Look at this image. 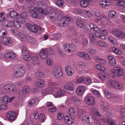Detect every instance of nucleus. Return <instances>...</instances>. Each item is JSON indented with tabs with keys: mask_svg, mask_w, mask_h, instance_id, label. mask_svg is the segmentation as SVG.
<instances>
[{
	"mask_svg": "<svg viewBox=\"0 0 125 125\" xmlns=\"http://www.w3.org/2000/svg\"><path fill=\"white\" fill-rule=\"evenodd\" d=\"M69 114L70 115V117L66 116L64 119L65 122L68 125L72 124L73 122V121L75 120L76 118V114L74 109L73 108H70L69 110Z\"/></svg>",
	"mask_w": 125,
	"mask_h": 125,
	"instance_id": "nucleus-1",
	"label": "nucleus"
},
{
	"mask_svg": "<svg viewBox=\"0 0 125 125\" xmlns=\"http://www.w3.org/2000/svg\"><path fill=\"white\" fill-rule=\"evenodd\" d=\"M54 53L53 51L51 49H42L39 53V56L42 59H45L48 56V53L52 54Z\"/></svg>",
	"mask_w": 125,
	"mask_h": 125,
	"instance_id": "nucleus-2",
	"label": "nucleus"
},
{
	"mask_svg": "<svg viewBox=\"0 0 125 125\" xmlns=\"http://www.w3.org/2000/svg\"><path fill=\"white\" fill-rule=\"evenodd\" d=\"M18 70V71H15L13 73L14 77L17 78L21 77L25 73L24 68L23 66L20 67Z\"/></svg>",
	"mask_w": 125,
	"mask_h": 125,
	"instance_id": "nucleus-3",
	"label": "nucleus"
},
{
	"mask_svg": "<svg viewBox=\"0 0 125 125\" xmlns=\"http://www.w3.org/2000/svg\"><path fill=\"white\" fill-rule=\"evenodd\" d=\"M84 101L86 104L90 106H94L96 104L94 98L89 94L86 95Z\"/></svg>",
	"mask_w": 125,
	"mask_h": 125,
	"instance_id": "nucleus-4",
	"label": "nucleus"
},
{
	"mask_svg": "<svg viewBox=\"0 0 125 125\" xmlns=\"http://www.w3.org/2000/svg\"><path fill=\"white\" fill-rule=\"evenodd\" d=\"M109 84L116 89L122 90L124 87V86L121 83L117 81H111L109 83Z\"/></svg>",
	"mask_w": 125,
	"mask_h": 125,
	"instance_id": "nucleus-5",
	"label": "nucleus"
},
{
	"mask_svg": "<svg viewBox=\"0 0 125 125\" xmlns=\"http://www.w3.org/2000/svg\"><path fill=\"white\" fill-rule=\"evenodd\" d=\"M112 32L113 34L116 37L121 39L125 38V33L121 31L115 29L113 30Z\"/></svg>",
	"mask_w": 125,
	"mask_h": 125,
	"instance_id": "nucleus-6",
	"label": "nucleus"
},
{
	"mask_svg": "<svg viewBox=\"0 0 125 125\" xmlns=\"http://www.w3.org/2000/svg\"><path fill=\"white\" fill-rule=\"evenodd\" d=\"M30 90V87L28 86H24L22 90L19 92L18 97L21 100L24 97V94L28 93Z\"/></svg>",
	"mask_w": 125,
	"mask_h": 125,
	"instance_id": "nucleus-7",
	"label": "nucleus"
},
{
	"mask_svg": "<svg viewBox=\"0 0 125 125\" xmlns=\"http://www.w3.org/2000/svg\"><path fill=\"white\" fill-rule=\"evenodd\" d=\"M104 93L106 97L110 99H114L117 98L119 96L118 94L111 93L107 89H104Z\"/></svg>",
	"mask_w": 125,
	"mask_h": 125,
	"instance_id": "nucleus-8",
	"label": "nucleus"
},
{
	"mask_svg": "<svg viewBox=\"0 0 125 125\" xmlns=\"http://www.w3.org/2000/svg\"><path fill=\"white\" fill-rule=\"evenodd\" d=\"M52 73L54 77L56 78L61 77L62 74L61 69L57 67H55L53 68Z\"/></svg>",
	"mask_w": 125,
	"mask_h": 125,
	"instance_id": "nucleus-9",
	"label": "nucleus"
},
{
	"mask_svg": "<svg viewBox=\"0 0 125 125\" xmlns=\"http://www.w3.org/2000/svg\"><path fill=\"white\" fill-rule=\"evenodd\" d=\"M29 9L30 15L34 18H37L38 17V14L36 12V10H37V8L32 6H30Z\"/></svg>",
	"mask_w": 125,
	"mask_h": 125,
	"instance_id": "nucleus-10",
	"label": "nucleus"
},
{
	"mask_svg": "<svg viewBox=\"0 0 125 125\" xmlns=\"http://www.w3.org/2000/svg\"><path fill=\"white\" fill-rule=\"evenodd\" d=\"M6 116V117L9 121H11L15 119L16 114L14 112L10 111L7 113Z\"/></svg>",
	"mask_w": 125,
	"mask_h": 125,
	"instance_id": "nucleus-11",
	"label": "nucleus"
},
{
	"mask_svg": "<svg viewBox=\"0 0 125 125\" xmlns=\"http://www.w3.org/2000/svg\"><path fill=\"white\" fill-rule=\"evenodd\" d=\"M99 79L102 81H104L110 77L109 74L107 72H99L97 73Z\"/></svg>",
	"mask_w": 125,
	"mask_h": 125,
	"instance_id": "nucleus-12",
	"label": "nucleus"
},
{
	"mask_svg": "<svg viewBox=\"0 0 125 125\" xmlns=\"http://www.w3.org/2000/svg\"><path fill=\"white\" fill-rule=\"evenodd\" d=\"M70 20L69 18H63L61 19L59 21V24L61 26H67L70 22Z\"/></svg>",
	"mask_w": 125,
	"mask_h": 125,
	"instance_id": "nucleus-13",
	"label": "nucleus"
},
{
	"mask_svg": "<svg viewBox=\"0 0 125 125\" xmlns=\"http://www.w3.org/2000/svg\"><path fill=\"white\" fill-rule=\"evenodd\" d=\"M39 6L41 7L40 8L37 9L38 11L41 13L44 14H47L48 13V12L46 9L47 8L46 5L43 4H40Z\"/></svg>",
	"mask_w": 125,
	"mask_h": 125,
	"instance_id": "nucleus-14",
	"label": "nucleus"
},
{
	"mask_svg": "<svg viewBox=\"0 0 125 125\" xmlns=\"http://www.w3.org/2000/svg\"><path fill=\"white\" fill-rule=\"evenodd\" d=\"M17 55L13 51L6 53L4 54V56L7 58H9L13 59L15 58Z\"/></svg>",
	"mask_w": 125,
	"mask_h": 125,
	"instance_id": "nucleus-15",
	"label": "nucleus"
},
{
	"mask_svg": "<svg viewBox=\"0 0 125 125\" xmlns=\"http://www.w3.org/2000/svg\"><path fill=\"white\" fill-rule=\"evenodd\" d=\"M85 87L83 85L78 86L76 91L77 94L80 96L82 95L85 91Z\"/></svg>",
	"mask_w": 125,
	"mask_h": 125,
	"instance_id": "nucleus-16",
	"label": "nucleus"
},
{
	"mask_svg": "<svg viewBox=\"0 0 125 125\" xmlns=\"http://www.w3.org/2000/svg\"><path fill=\"white\" fill-rule=\"evenodd\" d=\"M100 105L102 110L104 111H106L109 109L108 103L106 101H101L100 103Z\"/></svg>",
	"mask_w": 125,
	"mask_h": 125,
	"instance_id": "nucleus-17",
	"label": "nucleus"
},
{
	"mask_svg": "<svg viewBox=\"0 0 125 125\" xmlns=\"http://www.w3.org/2000/svg\"><path fill=\"white\" fill-rule=\"evenodd\" d=\"M111 0H103L100 2L99 5L102 7H105L110 5L111 4Z\"/></svg>",
	"mask_w": 125,
	"mask_h": 125,
	"instance_id": "nucleus-18",
	"label": "nucleus"
},
{
	"mask_svg": "<svg viewBox=\"0 0 125 125\" xmlns=\"http://www.w3.org/2000/svg\"><path fill=\"white\" fill-rule=\"evenodd\" d=\"M91 111L92 114H94L95 116L98 118L101 117L102 116L100 113L98 109L94 107H92L91 109Z\"/></svg>",
	"mask_w": 125,
	"mask_h": 125,
	"instance_id": "nucleus-19",
	"label": "nucleus"
},
{
	"mask_svg": "<svg viewBox=\"0 0 125 125\" xmlns=\"http://www.w3.org/2000/svg\"><path fill=\"white\" fill-rule=\"evenodd\" d=\"M53 91L52 88L50 87L46 89H43L42 90L41 93L42 94L43 97L47 94H52L53 93Z\"/></svg>",
	"mask_w": 125,
	"mask_h": 125,
	"instance_id": "nucleus-20",
	"label": "nucleus"
},
{
	"mask_svg": "<svg viewBox=\"0 0 125 125\" xmlns=\"http://www.w3.org/2000/svg\"><path fill=\"white\" fill-rule=\"evenodd\" d=\"M1 42L3 44L7 45L11 43V40L10 37H4L2 39Z\"/></svg>",
	"mask_w": 125,
	"mask_h": 125,
	"instance_id": "nucleus-21",
	"label": "nucleus"
},
{
	"mask_svg": "<svg viewBox=\"0 0 125 125\" xmlns=\"http://www.w3.org/2000/svg\"><path fill=\"white\" fill-rule=\"evenodd\" d=\"M114 69L117 73V75L118 77H121L124 73L123 69L119 67H115L114 68Z\"/></svg>",
	"mask_w": 125,
	"mask_h": 125,
	"instance_id": "nucleus-22",
	"label": "nucleus"
},
{
	"mask_svg": "<svg viewBox=\"0 0 125 125\" xmlns=\"http://www.w3.org/2000/svg\"><path fill=\"white\" fill-rule=\"evenodd\" d=\"M35 84L38 88H42L44 85V80L41 79L36 80Z\"/></svg>",
	"mask_w": 125,
	"mask_h": 125,
	"instance_id": "nucleus-23",
	"label": "nucleus"
},
{
	"mask_svg": "<svg viewBox=\"0 0 125 125\" xmlns=\"http://www.w3.org/2000/svg\"><path fill=\"white\" fill-rule=\"evenodd\" d=\"M90 1V0H81L80 2V5L83 7H86L89 5Z\"/></svg>",
	"mask_w": 125,
	"mask_h": 125,
	"instance_id": "nucleus-24",
	"label": "nucleus"
},
{
	"mask_svg": "<svg viewBox=\"0 0 125 125\" xmlns=\"http://www.w3.org/2000/svg\"><path fill=\"white\" fill-rule=\"evenodd\" d=\"M37 25H33L30 24H28L27 26L28 28L31 31L34 32L36 33L37 32V30L36 29V26Z\"/></svg>",
	"mask_w": 125,
	"mask_h": 125,
	"instance_id": "nucleus-25",
	"label": "nucleus"
},
{
	"mask_svg": "<svg viewBox=\"0 0 125 125\" xmlns=\"http://www.w3.org/2000/svg\"><path fill=\"white\" fill-rule=\"evenodd\" d=\"M38 98L36 96L33 97L31 100L29 101V105L30 106H33L34 104L36 103V102L37 101Z\"/></svg>",
	"mask_w": 125,
	"mask_h": 125,
	"instance_id": "nucleus-26",
	"label": "nucleus"
},
{
	"mask_svg": "<svg viewBox=\"0 0 125 125\" xmlns=\"http://www.w3.org/2000/svg\"><path fill=\"white\" fill-rule=\"evenodd\" d=\"M65 71L67 74L69 76H71L73 74V69H72L70 66L66 65L65 68Z\"/></svg>",
	"mask_w": 125,
	"mask_h": 125,
	"instance_id": "nucleus-27",
	"label": "nucleus"
},
{
	"mask_svg": "<svg viewBox=\"0 0 125 125\" xmlns=\"http://www.w3.org/2000/svg\"><path fill=\"white\" fill-rule=\"evenodd\" d=\"M94 58L97 62L101 64L105 65L106 63V61L104 59L100 58L98 57L95 56Z\"/></svg>",
	"mask_w": 125,
	"mask_h": 125,
	"instance_id": "nucleus-28",
	"label": "nucleus"
},
{
	"mask_svg": "<svg viewBox=\"0 0 125 125\" xmlns=\"http://www.w3.org/2000/svg\"><path fill=\"white\" fill-rule=\"evenodd\" d=\"M94 34L95 35L96 38H98L101 39H106V38L104 36L101 34L99 32L96 31L95 32Z\"/></svg>",
	"mask_w": 125,
	"mask_h": 125,
	"instance_id": "nucleus-29",
	"label": "nucleus"
},
{
	"mask_svg": "<svg viewBox=\"0 0 125 125\" xmlns=\"http://www.w3.org/2000/svg\"><path fill=\"white\" fill-rule=\"evenodd\" d=\"M110 64L112 66H115L116 64V61L115 59L112 56L108 57Z\"/></svg>",
	"mask_w": 125,
	"mask_h": 125,
	"instance_id": "nucleus-30",
	"label": "nucleus"
},
{
	"mask_svg": "<svg viewBox=\"0 0 125 125\" xmlns=\"http://www.w3.org/2000/svg\"><path fill=\"white\" fill-rule=\"evenodd\" d=\"M91 91L93 92L95 96L98 98L100 97L101 95L99 91L94 89L93 88H91L90 89Z\"/></svg>",
	"mask_w": 125,
	"mask_h": 125,
	"instance_id": "nucleus-31",
	"label": "nucleus"
},
{
	"mask_svg": "<svg viewBox=\"0 0 125 125\" xmlns=\"http://www.w3.org/2000/svg\"><path fill=\"white\" fill-rule=\"evenodd\" d=\"M9 15L10 17L14 19L18 17L19 14L17 13L15 10H12L10 12Z\"/></svg>",
	"mask_w": 125,
	"mask_h": 125,
	"instance_id": "nucleus-32",
	"label": "nucleus"
},
{
	"mask_svg": "<svg viewBox=\"0 0 125 125\" xmlns=\"http://www.w3.org/2000/svg\"><path fill=\"white\" fill-rule=\"evenodd\" d=\"M10 91H12L15 94L17 91L16 86L14 84H10Z\"/></svg>",
	"mask_w": 125,
	"mask_h": 125,
	"instance_id": "nucleus-33",
	"label": "nucleus"
},
{
	"mask_svg": "<svg viewBox=\"0 0 125 125\" xmlns=\"http://www.w3.org/2000/svg\"><path fill=\"white\" fill-rule=\"evenodd\" d=\"M110 50L112 52H115L118 55H121L122 53V52L121 50L115 47H112Z\"/></svg>",
	"mask_w": 125,
	"mask_h": 125,
	"instance_id": "nucleus-34",
	"label": "nucleus"
},
{
	"mask_svg": "<svg viewBox=\"0 0 125 125\" xmlns=\"http://www.w3.org/2000/svg\"><path fill=\"white\" fill-rule=\"evenodd\" d=\"M64 88L70 91H73L74 90L73 85L71 84H67L64 86Z\"/></svg>",
	"mask_w": 125,
	"mask_h": 125,
	"instance_id": "nucleus-35",
	"label": "nucleus"
},
{
	"mask_svg": "<svg viewBox=\"0 0 125 125\" xmlns=\"http://www.w3.org/2000/svg\"><path fill=\"white\" fill-rule=\"evenodd\" d=\"M76 24L80 27H83L84 25L83 19H78L77 20Z\"/></svg>",
	"mask_w": 125,
	"mask_h": 125,
	"instance_id": "nucleus-36",
	"label": "nucleus"
},
{
	"mask_svg": "<svg viewBox=\"0 0 125 125\" xmlns=\"http://www.w3.org/2000/svg\"><path fill=\"white\" fill-rule=\"evenodd\" d=\"M90 41V42H94L96 41V38L95 35L93 33H91L89 35Z\"/></svg>",
	"mask_w": 125,
	"mask_h": 125,
	"instance_id": "nucleus-37",
	"label": "nucleus"
},
{
	"mask_svg": "<svg viewBox=\"0 0 125 125\" xmlns=\"http://www.w3.org/2000/svg\"><path fill=\"white\" fill-rule=\"evenodd\" d=\"M109 17L111 18H115L116 16V12L114 10L110 11L108 13Z\"/></svg>",
	"mask_w": 125,
	"mask_h": 125,
	"instance_id": "nucleus-38",
	"label": "nucleus"
},
{
	"mask_svg": "<svg viewBox=\"0 0 125 125\" xmlns=\"http://www.w3.org/2000/svg\"><path fill=\"white\" fill-rule=\"evenodd\" d=\"M51 19L52 20V21L56 20L58 18L57 14H56L55 12H53L52 13L51 15H50Z\"/></svg>",
	"mask_w": 125,
	"mask_h": 125,
	"instance_id": "nucleus-39",
	"label": "nucleus"
},
{
	"mask_svg": "<svg viewBox=\"0 0 125 125\" xmlns=\"http://www.w3.org/2000/svg\"><path fill=\"white\" fill-rule=\"evenodd\" d=\"M26 39L30 43L34 44L35 42V39L29 35H27V36Z\"/></svg>",
	"mask_w": 125,
	"mask_h": 125,
	"instance_id": "nucleus-40",
	"label": "nucleus"
},
{
	"mask_svg": "<svg viewBox=\"0 0 125 125\" xmlns=\"http://www.w3.org/2000/svg\"><path fill=\"white\" fill-rule=\"evenodd\" d=\"M97 44L99 46L103 47H105L107 46V44L105 42L101 40L97 42Z\"/></svg>",
	"mask_w": 125,
	"mask_h": 125,
	"instance_id": "nucleus-41",
	"label": "nucleus"
},
{
	"mask_svg": "<svg viewBox=\"0 0 125 125\" xmlns=\"http://www.w3.org/2000/svg\"><path fill=\"white\" fill-rule=\"evenodd\" d=\"M92 82V80L91 78L89 77L84 78V82L87 85H89Z\"/></svg>",
	"mask_w": 125,
	"mask_h": 125,
	"instance_id": "nucleus-42",
	"label": "nucleus"
},
{
	"mask_svg": "<svg viewBox=\"0 0 125 125\" xmlns=\"http://www.w3.org/2000/svg\"><path fill=\"white\" fill-rule=\"evenodd\" d=\"M75 49V45L72 43L69 44V52H72L74 51Z\"/></svg>",
	"mask_w": 125,
	"mask_h": 125,
	"instance_id": "nucleus-43",
	"label": "nucleus"
},
{
	"mask_svg": "<svg viewBox=\"0 0 125 125\" xmlns=\"http://www.w3.org/2000/svg\"><path fill=\"white\" fill-rule=\"evenodd\" d=\"M89 25L90 28L95 31H97L99 30L97 26L94 25L93 23H90L89 24Z\"/></svg>",
	"mask_w": 125,
	"mask_h": 125,
	"instance_id": "nucleus-44",
	"label": "nucleus"
},
{
	"mask_svg": "<svg viewBox=\"0 0 125 125\" xmlns=\"http://www.w3.org/2000/svg\"><path fill=\"white\" fill-rule=\"evenodd\" d=\"M83 13L86 15V18H90L92 17V15L91 12L88 10H83Z\"/></svg>",
	"mask_w": 125,
	"mask_h": 125,
	"instance_id": "nucleus-45",
	"label": "nucleus"
},
{
	"mask_svg": "<svg viewBox=\"0 0 125 125\" xmlns=\"http://www.w3.org/2000/svg\"><path fill=\"white\" fill-rule=\"evenodd\" d=\"M45 117L44 114L43 113H41L40 115L39 118V121L42 123L44 122L45 121Z\"/></svg>",
	"mask_w": 125,
	"mask_h": 125,
	"instance_id": "nucleus-46",
	"label": "nucleus"
},
{
	"mask_svg": "<svg viewBox=\"0 0 125 125\" xmlns=\"http://www.w3.org/2000/svg\"><path fill=\"white\" fill-rule=\"evenodd\" d=\"M7 34L6 31L5 29H1L0 30V37H3L6 35Z\"/></svg>",
	"mask_w": 125,
	"mask_h": 125,
	"instance_id": "nucleus-47",
	"label": "nucleus"
},
{
	"mask_svg": "<svg viewBox=\"0 0 125 125\" xmlns=\"http://www.w3.org/2000/svg\"><path fill=\"white\" fill-rule=\"evenodd\" d=\"M16 18L17 21L20 23H23L25 21V20L20 16H19V15L18 17H17Z\"/></svg>",
	"mask_w": 125,
	"mask_h": 125,
	"instance_id": "nucleus-48",
	"label": "nucleus"
},
{
	"mask_svg": "<svg viewBox=\"0 0 125 125\" xmlns=\"http://www.w3.org/2000/svg\"><path fill=\"white\" fill-rule=\"evenodd\" d=\"M116 4L120 6H125V0H120L119 1H117L116 3Z\"/></svg>",
	"mask_w": 125,
	"mask_h": 125,
	"instance_id": "nucleus-49",
	"label": "nucleus"
},
{
	"mask_svg": "<svg viewBox=\"0 0 125 125\" xmlns=\"http://www.w3.org/2000/svg\"><path fill=\"white\" fill-rule=\"evenodd\" d=\"M57 5L58 7L62 6L64 4V2L63 0H58L56 2Z\"/></svg>",
	"mask_w": 125,
	"mask_h": 125,
	"instance_id": "nucleus-50",
	"label": "nucleus"
},
{
	"mask_svg": "<svg viewBox=\"0 0 125 125\" xmlns=\"http://www.w3.org/2000/svg\"><path fill=\"white\" fill-rule=\"evenodd\" d=\"M107 122L109 125H116L115 121L112 119H108Z\"/></svg>",
	"mask_w": 125,
	"mask_h": 125,
	"instance_id": "nucleus-51",
	"label": "nucleus"
},
{
	"mask_svg": "<svg viewBox=\"0 0 125 125\" xmlns=\"http://www.w3.org/2000/svg\"><path fill=\"white\" fill-rule=\"evenodd\" d=\"M87 51L88 53L90 54H95L96 53V51L94 49L91 48H89L88 49Z\"/></svg>",
	"mask_w": 125,
	"mask_h": 125,
	"instance_id": "nucleus-52",
	"label": "nucleus"
},
{
	"mask_svg": "<svg viewBox=\"0 0 125 125\" xmlns=\"http://www.w3.org/2000/svg\"><path fill=\"white\" fill-rule=\"evenodd\" d=\"M84 10L79 9H76L74 10V13L78 14H82L83 13Z\"/></svg>",
	"mask_w": 125,
	"mask_h": 125,
	"instance_id": "nucleus-53",
	"label": "nucleus"
},
{
	"mask_svg": "<svg viewBox=\"0 0 125 125\" xmlns=\"http://www.w3.org/2000/svg\"><path fill=\"white\" fill-rule=\"evenodd\" d=\"M9 97L7 95L3 96L2 98V100L4 103L6 104L8 103L9 102Z\"/></svg>",
	"mask_w": 125,
	"mask_h": 125,
	"instance_id": "nucleus-54",
	"label": "nucleus"
},
{
	"mask_svg": "<svg viewBox=\"0 0 125 125\" xmlns=\"http://www.w3.org/2000/svg\"><path fill=\"white\" fill-rule=\"evenodd\" d=\"M65 93L62 91H58L57 93V97H61L65 95Z\"/></svg>",
	"mask_w": 125,
	"mask_h": 125,
	"instance_id": "nucleus-55",
	"label": "nucleus"
},
{
	"mask_svg": "<svg viewBox=\"0 0 125 125\" xmlns=\"http://www.w3.org/2000/svg\"><path fill=\"white\" fill-rule=\"evenodd\" d=\"M52 36L55 39L58 40L61 37V35L60 33H57L52 35Z\"/></svg>",
	"mask_w": 125,
	"mask_h": 125,
	"instance_id": "nucleus-56",
	"label": "nucleus"
},
{
	"mask_svg": "<svg viewBox=\"0 0 125 125\" xmlns=\"http://www.w3.org/2000/svg\"><path fill=\"white\" fill-rule=\"evenodd\" d=\"M46 62L47 64L49 66H51L53 65L52 61L50 58H48L46 60Z\"/></svg>",
	"mask_w": 125,
	"mask_h": 125,
	"instance_id": "nucleus-57",
	"label": "nucleus"
},
{
	"mask_svg": "<svg viewBox=\"0 0 125 125\" xmlns=\"http://www.w3.org/2000/svg\"><path fill=\"white\" fill-rule=\"evenodd\" d=\"M23 59L24 60L27 62L30 61V60H31L30 56L28 55H24L23 57Z\"/></svg>",
	"mask_w": 125,
	"mask_h": 125,
	"instance_id": "nucleus-58",
	"label": "nucleus"
},
{
	"mask_svg": "<svg viewBox=\"0 0 125 125\" xmlns=\"http://www.w3.org/2000/svg\"><path fill=\"white\" fill-rule=\"evenodd\" d=\"M63 47L65 51L69 52V44L66 43L63 45Z\"/></svg>",
	"mask_w": 125,
	"mask_h": 125,
	"instance_id": "nucleus-59",
	"label": "nucleus"
},
{
	"mask_svg": "<svg viewBox=\"0 0 125 125\" xmlns=\"http://www.w3.org/2000/svg\"><path fill=\"white\" fill-rule=\"evenodd\" d=\"M100 31L104 35H107L108 34L107 30L104 28H100Z\"/></svg>",
	"mask_w": 125,
	"mask_h": 125,
	"instance_id": "nucleus-60",
	"label": "nucleus"
},
{
	"mask_svg": "<svg viewBox=\"0 0 125 125\" xmlns=\"http://www.w3.org/2000/svg\"><path fill=\"white\" fill-rule=\"evenodd\" d=\"M13 24L17 28H19L21 26L20 23L17 20L14 21H13Z\"/></svg>",
	"mask_w": 125,
	"mask_h": 125,
	"instance_id": "nucleus-61",
	"label": "nucleus"
},
{
	"mask_svg": "<svg viewBox=\"0 0 125 125\" xmlns=\"http://www.w3.org/2000/svg\"><path fill=\"white\" fill-rule=\"evenodd\" d=\"M30 63H32L33 64L34 63L33 62L35 63L37 62V57L36 56H35L33 57L32 58V60H31Z\"/></svg>",
	"mask_w": 125,
	"mask_h": 125,
	"instance_id": "nucleus-62",
	"label": "nucleus"
},
{
	"mask_svg": "<svg viewBox=\"0 0 125 125\" xmlns=\"http://www.w3.org/2000/svg\"><path fill=\"white\" fill-rule=\"evenodd\" d=\"M108 40L114 44H116V41L115 38L112 36L109 37L108 38Z\"/></svg>",
	"mask_w": 125,
	"mask_h": 125,
	"instance_id": "nucleus-63",
	"label": "nucleus"
},
{
	"mask_svg": "<svg viewBox=\"0 0 125 125\" xmlns=\"http://www.w3.org/2000/svg\"><path fill=\"white\" fill-rule=\"evenodd\" d=\"M7 109V105H0V110L3 111Z\"/></svg>",
	"mask_w": 125,
	"mask_h": 125,
	"instance_id": "nucleus-64",
	"label": "nucleus"
}]
</instances>
